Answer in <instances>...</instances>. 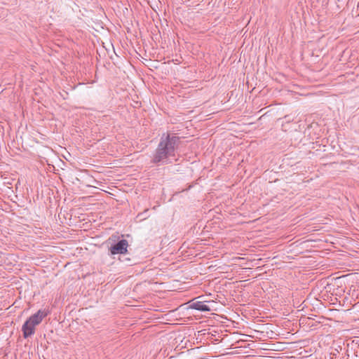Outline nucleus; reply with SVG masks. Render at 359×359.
Returning a JSON list of instances; mask_svg holds the SVG:
<instances>
[{"label":"nucleus","instance_id":"obj_1","mask_svg":"<svg viewBox=\"0 0 359 359\" xmlns=\"http://www.w3.org/2000/svg\"><path fill=\"white\" fill-rule=\"evenodd\" d=\"M180 137L170 134H163L153 154L151 163L157 165L172 163L177 161L176 151Z\"/></svg>","mask_w":359,"mask_h":359},{"label":"nucleus","instance_id":"obj_2","mask_svg":"<svg viewBox=\"0 0 359 359\" xmlns=\"http://www.w3.org/2000/svg\"><path fill=\"white\" fill-rule=\"evenodd\" d=\"M128 243L126 239L118 241L109 248V252L111 255H123L128 251Z\"/></svg>","mask_w":359,"mask_h":359},{"label":"nucleus","instance_id":"obj_3","mask_svg":"<svg viewBox=\"0 0 359 359\" xmlns=\"http://www.w3.org/2000/svg\"><path fill=\"white\" fill-rule=\"evenodd\" d=\"M48 310L40 309L36 313L31 316L27 320H29L30 323H33L34 324L38 325L41 323L43 319L48 315Z\"/></svg>","mask_w":359,"mask_h":359},{"label":"nucleus","instance_id":"obj_4","mask_svg":"<svg viewBox=\"0 0 359 359\" xmlns=\"http://www.w3.org/2000/svg\"><path fill=\"white\" fill-rule=\"evenodd\" d=\"M30 325H32V327H34L36 326V325L34 324L33 323H30L29 320H27L25 323L22 326V331L23 332V337L24 338H28L33 335V330L31 328L27 329V326Z\"/></svg>","mask_w":359,"mask_h":359},{"label":"nucleus","instance_id":"obj_5","mask_svg":"<svg viewBox=\"0 0 359 359\" xmlns=\"http://www.w3.org/2000/svg\"><path fill=\"white\" fill-rule=\"evenodd\" d=\"M191 308L201 311H210L209 306L204 302L200 301L193 302L192 304L191 305Z\"/></svg>","mask_w":359,"mask_h":359},{"label":"nucleus","instance_id":"obj_6","mask_svg":"<svg viewBox=\"0 0 359 359\" xmlns=\"http://www.w3.org/2000/svg\"><path fill=\"white\" fill-rule=\"evenodd\" d=\"M29 328L32 329V330H33V334H34V332H35V328H34V327H32V325H29L27 326V329H29Z\"/></svg>","mask_w":359,"mask_h":359}]
</instances>
